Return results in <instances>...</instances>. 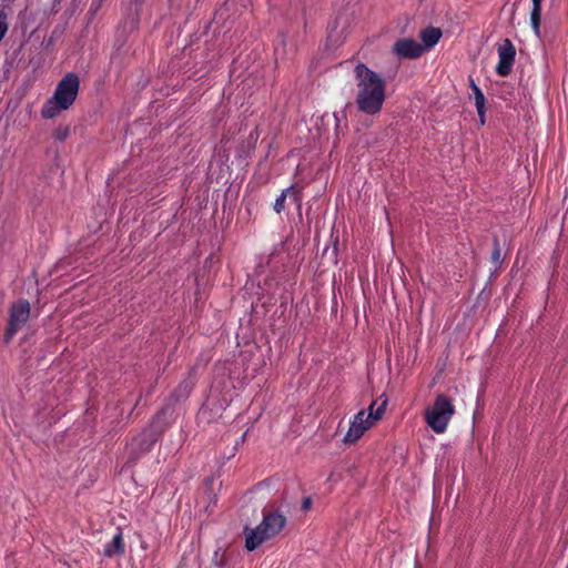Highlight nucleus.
<instances>
[{"mask_svg":"<svg viewBox=\"0 0 568 568\" xmlns=\"http://www.w3.org/2000/svg\"><path fill=\"white\" fill-rule=\"evenodd\" d=\"M354 72L357 81L358 109L366 114H377L386 98L385 80L363 63H358Z\"/></svg>","mask_w":568,"mask_h":568,"instance_id":"nucleus-1","label":"nucleus"},{"mask_svg":"<svg viewBox=\"0 0 568 568\" xmlns=\"http://www.w3.org/2000/svg\"><path fill=\"white\" fill-rule=\"evenodd\" d=\"M67 134H68L67 129H61L55 132V136L60 140H63L67 136Z\"/></svg>","mask_w":568,"mask_h":568,"instance_id":"nucleus-15","label":"nucleus"},{"mask_svg":"<svg viewBox=\"0 0 568 568\" xmlns=\"http://www.w3.org/2000/svg\"><path fill=\"white\" fill-rule=\"evenodd\" d=\"M292 200L296 204H300L301 202V195L300 192L296 191L293 186L287 187L282 192V194L276 199L274 203V210L276 213H281L284 210L285 206V200L286 199Z\"/></svg>","mask_w":568,"mask_h":568,"instance_id":"nucleus-10","label":"nucleus"},{"mask_svg":"<svg viewBox=\"0 0 568 568\" xmlns=\"http://www.w3.org/2000/svg\"><path fill=\"white\" fill-rule=\"evenodd\" d=\"M123 550L124 544L121 532L114 535L113 539L104 546V555L108 557L121 555L123 554Z\"/></svg>","mask_w":568,"mask_h":568,"instance_id":"nucleus-11","label":"nucleus"},{"mask_svg":"<svg viewBox=\"0 0 568 568\" xmlns=\"http://www.w3.org/2000/svg\"><path fill=\"white\" fill-rule=\"evenodd\" d=\"M455 414V406L450 398L438 394L432 405L424 413L427 426L436 434H444L452 417Z\"/></svg>","mask_w":568,"mask_h":568,"instance_id":"nucleus-5","label":"nucleus"},{"mask_svg":"<svg viewBox=\"0 0 568 568\" xmlns=\"http://www.w3.org/2000/svg\"><path fill=\"white\" fill-rule=\"evenodd\" d=\"M442 31L438 28L428 27L420 32L422 48L424 52L432 49L440 39Z\"/></svg>","mask_w":568,"mask_h":568,"instance_id":"nucleus-9","label":"nucleus"},{"mask_svg":"<svg viewBox=\"0 0 568 568\" xmlns=\"http://www.w3.org/2000/svg\"><path fill=\"white\" fill-rule=\"evenodd\" d=\"M475 104L477 108L478 115L480 116V123H484V115H485V97L479 95L475 98Z\"/></svg>","mask_w":568,"mask_h":568,"instance_id":"nucleus-13","label":"nucleus"},{"mask_svg":"<svg viewBox=\"0 0 568 568\" xmlns=\"http://www.w3.org/2000/svg\"><path fill=\"white\" fill-rule=\"evenodd\" d=\"M499 257V252L496 251L495 254H494V258L497 260Z\"/></svg>","mask_w":568,"mask_h":568,"instance_id":"nucleus-18","label":"nucleus"},{"mask_svg":"<svg viewBox=\"0 0 568 568\" xmlns=\"http://www.w3.org/2000/svg\"><path fill=\"white\" fill-rule=\"evenodd\" d=\"M79 79L73 73L67 74L57 85L53 97L47 101L41 110L44 119H53L62 111L68 110L77 99Z\"/></svg>","mask_w":568,"mask_h":568,"instance_id":"nucleus-2","label":"nucleus"},{"mask_svg":"<svg viewBox=\"0 0 568 568\" xmlns=\"http://www.w3.org/2000/svg\"><path fill=\"white\" fill-rule=\"evenodd\" d=\"M392 50L399 59H416L424 53V48H422L420 43L410 38L398 39Z\"/></svg>","mask_w":568,"mask_h":568,"instance_id":"nucleus-8","label":"nucleus"},{"mask_svg":"<svg viewBox=\"0 0 568 568\" xmlns=\"http://www.w3.org/2000/svg\"><path fill=\"white\" fill-rule=\"evenodd\" d=\"M544 0H531L532 9L530 13V23L535 34H539V26L541 19V3Z\"/></svg>","mask_w":568,"mask_h":568,"instance_id":"nucleus-12","label":"nucleus"},{"mask_svg":"<svg viewBox=\"0 0 568 568\" xmlns=\"http://www.w3.org/2000/svg\"><path fill=\"white\" fill-rule=\"evenodd\" d=\"M516 55V49L509 39H505L498 48V63L496 72L500 77L510 73Z\"/></svg>","mask_w":568,"mask_h":568,"instance_id":"nucleus-7","label":"nucleus"},{"mask_svg":"<svg viewBox=\"0 0 568 568\" xmlns=\"http://www.w3.org/2000/svg\"><path fill=\"white\" fill-rule=\"evenodd\" d=\"M473 90H474L475 98L479 97V95H484L483 92L480 91V89L475 84H473Z\"/></svg>","mask_w":568,"mask_h":568,"instance_id":"nucleus-17","label":"nucleus"},{"mask_svg":"<svg viewBox=\"0 0 568 568\" xmlns=\"http://www.w3.org/2000/svg\"><path fill=\"white\" fill-rule=\"evenodd\" d=\"M387 400H375L368 409H362L349 422V428L346 432L343 442L345 444L356 443L369 428H372L384 415Z\"/></svg>","mask_w":568,"mask_h":568,"instance_id":"nucleus-3","label":"nucleus"},{"mask_svg":"<svg viewBox=\"0 0 568 568\" xmlns=\"http://www.w3.org/2000/svg\"><path fill=\"white\" fill-rule=\"evenodd\" d=\"M285 525V518L278 513L264 515L262 523L253 529H245V547L253 551L264 541L276 536Z\"/></svg>","mask_w":568,"mask_h":568,"instance_id":"nucleus-4","label":"nucleus"},{"mask_svg":"<svg viewBox=\"0 0 568 568\" xmlns=\"http://www.w3.org/2000/svg\"><path fill=\"white\" fill-rule=\"evenodd\" d=\"M8 31L7 17L3 13H0V41L3 39Z\"/></svg>","mask_w":568,"mask_h":568,"instance_id":"nucleus-14","label":"nucleus"},{"mask_svg":"<svg viewBox=\"0 0 568 568\" xmlns=\"http://www.w3.org/2000/svg\"><path fill=\"white\" fill-rule=\"evenodd\" d=\"M311 499L310 498H305L304 501H303V509L304 510H307L310 507H311Z\"/></svg>","mask_w":568,"mask_h":568,"instance_id":"nucleus-16","label":"nucleus"},{"mask_svg":"<svg viewBox=\"0 0 568 568\" xmlns=\"http://www.w3.org/2000/svg\"><path fill=\"white\" fill-rule=\"evenodd\" d=\"M30 317V304L27 301H19L12 305L9 316V326L4 334L6 343H9L19 329Z\"/></svg>","mask_w":568,"mask_h":568,"instance_id":"nucleus-6","label":"nucleus"}]
</instances>
